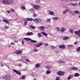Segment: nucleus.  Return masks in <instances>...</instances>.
Masks as SVG:
<instances>
[{
    "mask_svg": "<svg viewBox=\"0 0 80 80\" xmlns=\"http://www.w3.org/2000/svg\"><path fill=\"white\" fill-rule=\"evenodd\" d=\"M2 3L5 5H12L13 3L12 0H3L2 1Z\"/></svg>",
    "mask_w": 80,
    "mask_h": 80,
    "instance_id": "1",
    "label": "nucleus"
},
{
    "mask_svg": "<svg viewBox=\"0 0 80 80\" xmlns=\"http://www.w3.org/2000/svg\"><path fill=\"white\" fill-rule=\"evenodd\" d=\"M24 39L25 40H26V41H30L31 42H32V43H37V41L32 40L29 38H24Z\"/></svg>",
    "mask_w": 80,
    "mask_h": 80,
    "instance_id": "2",
    "label": "nucleus"
},
{
    "mask_svg": "<svg viewBox=\"0 0 80 80\" xmlns=\"http://www.w3.org/2000/svg\"><path fill=\"white\" fill-rule=\"evenodd\" d=\"M2 78L6 80H10V76L8 75H7L4 76H3Z\"/></svg>",
    "mask_w": 80,
    "mask_h": 80,
    "instance_id": "3",
    "label": "nucleus"
},
{
    "mask_svg": "<svg viewBox=\"0 0 80 80\" xmlns=\"http://www.w3.org/2000/svg\"><path fill=\"white\" fill-rule=\"evenodd\" d=\"M33 20L36 23H40V22H41V19L38 18H35Z\"/></svg>",
    "mask_w": 80,
    "mask_h": 80,
    "instance_id": "4",
    "label": "nucleus"
},
{
    "mask_svg": "<svg viewBox=\"0 0 80 80\" xmlns=\"http://www.w3.org/2000/svg\"><path fill=\"white\" fill-rule=\"evenodd\" d=\"M34 8L37 9V10H40L41 8V6L39 5H35L34 6Z\"/></svg>",
    "mask_w": 80,
    "mask_h": 80,
    "instance_id": "5",
    "label": "nucleus"
},
{
    "mask_svg": "<svg viewBox=\"0 0 80 80\" xmlns=\"http://www.w3.org/2000/svg\"><path fill=\"white\" fill-rule=\"evenodd\" d=\"M13 71L14 72H15L16 74H18L19 75H22V74H21V72H20L19 71H17L16 70L13 69Z\"/></svg>",
    "mask_w": 80,
    "mask_h": 80,
    "instance_id": "6",
    "label": "nucleus"
},
{
    "mask_svg": "<svg viewBox=\"0 0 80 80\" xmlns=\"http://www.w3.org/2000/svg\"><path fill=\"white\" fill-rule=\"evenodd\" d=\"M22 53V51L20 50H16L15 52V53L16 54H20Z\"/></svg>",
    "mask_w": 80,
    "mask_h": 80,
    "instance_id": "7",
    "label": "nucleus"
},
{
    "mask_svg": "<svg viewBox=\"0 0 80 80\" xmlns=\"http://www.w3.org/2000/svg\"><path fill=\"white\" fill-rule=\"evenodd\" d=\"M58 74L60 76H62L64 75V72L62 71H59L58 72Z\"/></svg>",
    "mask_w": 80,
    "mask_h": 80,
    "instance_id": "8",
    "label": "nucleus"
},
{
    "mask_svg": "<svg viewBox=\"0 0 80 80\" xmlns=\"http://www.w3.org/2000/svg\"><path fill=\"white\" fill-rule=\"evenodd\" d=\"M73 77V75L70 74L69 75V77L68 78V80H70V79H72V78Z\"/></svg>",
    "mask_w": 80,
    "mask_h": 80,
    "instance_id": "9",
    "label": "nucleus"
},
{
    "mask_svg": "<svg viewBox=\"0 0 80 80\" xmlns=\"http://www.w3.org/2000/svg\"><path fill=\"white\" fill-rule=\"evenodd\" d=\"M38 29H39L40 30H42V31H43L45 29V28L44 26H42L39 27Z\"/></svg>",
    "mask_w": 80,
    "mask_h": 80,
    "instance_id": "10",
    "label": "nucleus"
},
{
    "mask_svg": "<svg viewBox=\"0 0 80 80\" xmlns=\"http://www.w3.org/2000/svg\"><path fill=\"white\" fill-rule=\"evenodd\" d=\"M69 5H72V6L76 7V6H77V3H70V4H69Z\"/></svg>",
    "mask_w": 80,
    "mask_h": 80,
    "instance_id": "11",
    "label": "nucleus"
},
{
    "mask_svg": "<svg viewBox=\"0 0 80 80\" xmlns=\"http://www.w3.org/2000/svg\"><path fill=\"white\" fill-rule=\"evenodd\" d=\"M26 35H27L28 36H30L31 35H33V34L32 32H29L26 33Z\"/></svg>",
    "mask_w": 80,
    "mask_h": 80,
    "instance_id": "12",
    "label": "nucleus"
},
{
    "mask_svg": "<svg viewBox=\"0 0 80 80\" xmlns=\"http://www.w3.org/2000/svg\"><path fill=\"white\" fill-rule=\"evenodd\" d=\"M67 30V29L64 28H61V30H60V32L61 33H63V32H65Z\"/></svg>",
    "mask_w": 80,
    "mask_h": 80,
    "instance_id": "13",
    "label": "nucleus"
},
{
    "mask_svg": "<svg viewBox=\"0 0 80 80\" xmlns=\"http://www.w3.org/2000/svg\"><path fill=\"white\" fill-rule=\"evenodd\" d=\"M43 43H41L39 44H38L36 46V47H39L41 45H43Z\"/></svg>",
    "mask_w": 80,
    "mask_h": 80,
    "instance_id": "14",
    "label": "nucleus"
},
{
    "mask_svg": "<svg viewBox=\"0 0 80 80\" xmlns=\"http://www.w3.org/2000/svg\"><path fill=\"white\" fill-rule=\"evenodd\" d=\"M71 70H78V68L73 67L71 68Z\"/></svg>",
    "mask_w": 80,
    "mask_h": 80,
    "instance_id": "15",
    "label": "nucleus"
},
{
    "mask_svg": "<svg viewBox=\"0 0 80 80\" xmlns=\"http://www.w3.org/2000/svg\"><path fill=\"white\" fill-rule=\"evenodd\" d=\"M69 10L68 9H66V10L63 12V14H66V13H67L68 12Z\"/></svg>",
    "mask_w": 80,
    "mask_h": 80,
    "instance_id": "16",
    "label": "nucleus"
},
{
    "mask_svg": "<svg viewBox=\"0 0 80 80\" xmlns=\"http://www.w3.org/2000/svg\"><path fill=\"white\" fill-rule=\"evenodd\" d=\"M29 27L30 28H32V29H35L36 28L34 26L32 25H31L30 26H29Z\"/></svg>",
    "mask_w": 80,
    "mask_h": 80,
    "instance_id": "17",
    "label": "nucleus"
},
{
    "mask_svg": "<svg viewBox=\"0 0 80 80\" xmlns=\"http://www.w3.org/2000/svg\"><path fill=\"white\" fill-rule=\"evenodd\" d=\"M59 48H65V46L64 45H61L59 46Z\"/></svg>",
    "mask_w": 80,
    "mask_h": 80,
    "instance_id": "18",
    "label": "nucleus"
},
{
    "mask_svg": "<svg viewBox=\"0 0 80 80\" xmlns=\"http://www.w3.org/2000/svg\"><path fill=\"white\" fill-rule=\"evenodd\" d=\"M40 67V63H37L35 65V67L36 68H39Z\"/></svg>",
    "mask_w": 80,
    "mask_h": 80,
    "instance_id": "19",
    "label": "nucleus"
},
{
    "mask_svg": "<svg viewBox=\"0 0 80 80\" xmlns=\"http://www.w3.org/2000/svg\"><path fill=\"white\" fill-rule=\"evenodd\" d=\"M49 15H54V12L53 11H49Z\"/></svg>",
    "mask_w": 80,
    "mask_h": 80,
    "instance_id": "20",
    "label": "nucleus"
},
{
    "mask_svg": "<svg viewBox=\"0 0 80 80\" xmlns=\"http://www.w3.org/2000/svg\"><path fill=\"white\" fill-rule=\"evenodd\" d=\"M3 21L4 22H5V23H9V21L8 20L3 19Z\"/></svg>",
    "mask_w": 80,
    "mask_h": 80,
    "instance_id": "21",
    "label": "nucleus"
},
{
    "mask_svg": "<svg viewBox=\"0 0 80 80\" xmlns=\"http://www.w3.org/2000/svg\"><path fill=\"white\" fill-rule=\"evenodd\" d=\"M41 34L43 35H44V36H45L46 37L48 35L47 34V33L44 32H42Z\"/></svg>",
    "mask_w": 80,
    "mask_h": 80,
    "instance_id": "22",
    "label": "nucleus"
},
{
    "mask_svg": "<svg viewBox=\"0 0 80 80\" xmlns=\"http://www.w3.org/2000/svg\"><path fill=\"white\" fill-rule=\"evenodd\" d=\"M51 73V71H50V70H47V72H46V73L47 74H49Z\"/></svg>",
    "mask_w": 80,
    "mask_h": 80,
    "instance_id": "23",
    "label": "nucleus"
},
{
    "mask_svg": "<svg viewBox=\"0 0 80 80\" xmlns=\"http://www.w3.org/2000/svg\"><path fill=\"white\" fill-rule=\"evenodd\" d=\"M74 12L76 14H79V15H80V12L78 11H74Z\"/></svg>",
    "mask_w": 80,
    "mask_h": 80,
    "instance_id": "24",
    "label": "nucleus"
},
{
    "mask_svg": "<svg viewBox=\"0 0 80 80\" xmlns=\"http://www.w3.org/2000/svg\"><path fill=\"white\" fill-rule=\"evenodd\" d=\"M27 20L28 21H33V19L32 18H27Z\"/></svg>",
    "mask_w": 80,
    "mask_h": 80,
    "instance_id": "25",
    "label": "nucleus"
},
{
    "mask_svg": "<svg viewBox=\"0 0 80 80\" xmlns=\"http://www.w3.org/2000/svg\"><path fill=\"white\" fill-rule=\"evenodd\" d=\"M25 78V76H23L21 77L20 78V79L22 80H24Z\"/></svg>",
    "mask_w": 80,
    "mask_h": 80,
    "instance_id": "26",
    "label": "nucleus"
},
{
    "mask_svg": "<svg viewBox=\"0 0 80 80\" xmlns=\"http://www.w3.org/2000/svg\"><path fill=\"white\" fill-rule=\"evenodd\" d=\"M68 38V37L67 36H65L63 38V40H67Z\"/></svg>",
    "mask_w": 80,
    "mask_h": 80,
    "instance_id": "27",
    "label": "nucleus"
},
{
    "mask_svg": "<svg viewBox=\"0 0 80 80\" xmlns=\"http://www.w3.org/2000/svg\"><path fill=\"white\" fill-rule=\"evenodd\" d=\"M58 62L59 63H65V61H59Z\"/></svg>",
    "mask_w": 80,
    "mask_h": 80,
    "instance_id": "28",
    "label": "nucleus"
},
{
    "mask_svg": "<svg viewBox=\"0 0 80 80\" xmlns=\"http://www.w3.org/2000/svg\"><path fill=\"white\" fill-rule=\"evenodd\" d=\"M75 77H78L80 75L79 74H78V73H75L74 74Z\"/></svg>",
    "mask_w": 80,
    "mask_h": 80,
    "instance_id": "29",
    "label": "nucleus"
},
{
    "mask_svg": "<svg viewBox=\"0 0 80 80\" xmlns=\"http://www.w3.org/2000/svg\"><path fill=\"white\" fill-rule=\"evenodd\" d=\"M50 47H51V48L52 49H55V48H56L55 47H54L52 45H51L50 46Z\"/></svg>",
    "mask_w": 80,
    "mask_h": 80,
    "instance_id": "30",
    "label": "nucleus"
},
{
    "mask_svg": "<svg viewBox=\"0 0 80 80\" xmlns=\"http://www.w3.org/2000/svg\"><path fill=\"white\" fill-rule=\"evenodd\" d=\"M34 11H35V9H31L30 10V12H33Z\"/></svg>",
    "mask_w": 80,
    "mask_h": 80,
    "instance_id": "31",
    "label": "nucleus"
},
{
    "mask_svg": "<svg viewBox=\"0 0 80 80\" xmlns=\"http://www.w3.org/2000/svg\"><path fill=\"white\" fill-rule=\"evenodd\" d=\"M38 37H39V38L41 37H42V35L40 33H38Z\"/></svg>",
    "mask_w": 80,
    "mask_h": 80,
    "instance_id": "32",
    "label": "nucleus"
},
{
    "mask_svg": "<svg viewBox=\"0 0 80 80\" xmlns=\"http://www.w3.org/2000/svg\"><path fill=\"white\" fill-rule=\"evenodd\" d=\"M36 2L37 3H40V0H36Z\"/></svg>",
    "mask_w": 80,
    "mask_h": 80,
    "instance_id": "33",
    "label": "nucleus"
},
{
    "mask_svg": "<svg viewBox=\"0 0 80 80\" xmlns=\"http://www.w3.org/2000/svg\"><path fill=\"white\" fill-rule=\"evenodd\" d=\"M46 68L47 69H50V68H51L52 67L51 66H46Z\"/></svg>",
    "mask_w": 80,
    "mask_h": 80,
    "instance_id": "34",
    "label": "nucleus"
},
{
    "mask_svg": "<svg viewBox=\"0 0 80 80\" xmlns=\"http://www.w3.org/2000/svg\"><path fill=\"white\" fill-rule=\"evenodd\" d=\"M25 61H26V62H31V61H30L28 59H26Z\"/></svg>",
    "mask_w": 80,
    "mask_h": 80,
    "instance_id": "35",
    "label": "nucleus"
},
{
    "mask_svg": "<svg viewBox=\"0 0 80 80\" xmlns=\"http://www.w3.org/2000/svg\"><path fill=\"white\" fill-rule=\"evenodd\" d=\"M52 19H53L54 20H58V18H57V17L53 18H52Z\"/></svg>",
    "mask_w": 80,
    "mask_h": 80,
    "instance_id": "36",
    "label": "nucleus"
},
{
    "mask_svg": "<svg viewBox=\"0 0 80 80\" xmlns=\"http://www.w3.org/2000/svg\"><path fill=\"white\" fill-rule=\"evenodd\" d=\"M56 30H58V32H59V31H60V30H60V29L59 28V27H57V28H56Z\"/></svg>",
    "mask_w": 80,
    "mask_h": 80,
    "instance_id": "37",
    "label": "nucleus"
},
{
    "mask_svg": "<svg viewBox=\"0 0 80 80\" xmlns=\"http://www.w3.org/2000/svg\"><path fill=\"white\" fill-rule=\"evenodd\" d=\"M33 51L35 52H38V50L37 49L35 48L33 49Z\"/></svg>",
    "mask_w": 80,
    "mask_h": 80,
    "instance_id": "38",
    "label": "nucleus"
},
{
    "mask_svg": "<svg viewBox=\"0 0 80 80\" xmlns=\"http://www.w3.org/2000/svg\"><path fill=\"white\" fill-rule=\"evenodd\" d=\"M27 21H25L24 23V25H27Z\"/></svg>",
    "mask_w": 80,
    "mask_h": 80,
    "instance_id": "39",
    "label": "nucleus"
},
{
    "mask_svg": "<svg viewBox=\"0 0 80 80\" xmlns=\"http://www.w3.org/2000/svg\"><path fill=\"white\" fill-rule=\"evenodd\" d=\"M77 51H80V47H78L77 49Z\"/></svg>",
    "mask_w": 80,
    "mask_h": 80,
    "instance_id": "40",
    "label": "nucleus"
},
{
    "mask_svg": "<svg viewBox=\"0 0 80 80\" xmlns=\"http://www.w3.org/2000/svg\"><path fill=\"white\" fill-rule=\"evenodd\" d=\"M21 8H22V10H25V7H21Z\"/></svg>",
    "mask_w": 80,
    "mask_h": 80,
    "instance_id": "41",
    "label": "nucleus"
},
{
    "mask_svg": "<svg viewBox=\"0 0 80 80\" xmlns=\"http://www.w3.org/2000/svg\"><path fill=\"white\" fill-rule=\"evenodd\" d=\"M47 22H50V19H48V18L47 19Z\"/></svg>",
    "mask_w": 80,
    "mask_h": 80,
    "instance_id": "42",
    "label": "nucleus"
},
{
    "mask_svg": "<svg viewBox=\"0 0 80 80\" xmlns=\"http://www.w3.org/2000/svg\"><path fill=\"white\" fill-rule=\"evenodd\" d=\"M74 33H75V34H76V35H78V34L79 33L78 32H77V31H75L74 32Z\"/></svg>",
    "mask_w": 80,
    "mask_h": 80,
    "instance_id": "43",
    "label": "nucleus"
},
{
    "mask_svg": "<svg viewBox=\"0 0 80 80\" xmlns=\"http://www.w3.org/2000/svg\"><path fill=\"white\" fill-rule=\"evenodd\" d=\"M69 31L70 32H71L72 33H73V30H71V29H70Z\"/></svg>",
    "mask_w": 80,
    "mask_h": 80,
    "instance_id": "44",
    "label": "nucleus"
},
{
    "mask_svg": "<svg viewBox=\"0 0 80 80\" xmlns=\"http://www.w3.org/2000/svg\"><path fill=\"white\" fill-rule=\"evenodd\" d=\"M11 44L12 45H15V43L13 42H11Z\"/></svg>",
    "mask_w": 80,
    "mask_h": 80,
    "instance_id": "45",
    "label": "nucleus"
},
{
    "mask_svg": "<svg viewBox=\"0 0 80 80\" xmlns=\"http://www.w3.org/2000/svg\"><path fill=\"white\" fill-rule=\"evenodd\" d=\"M11 11V12H14V9H10Z\"/></svg>",
    "mask_w": 80,
    "mask_h": 80,
    "instance_id": "46",
    "label": "nucleus"
},
{
    "mask_svg": "<svg viewBox=\"0 0 80 80\" xmlns=\"http://www.w3.org/2000/svg\"><path fill=\"white\" fill-rule=\"evenodd\" d=\"M44 45L45 46H48V44L47 43H45L44 44Z\"/></svg>",
    "mask_w": 80,
    "mask_h": 80,
    "instance_id": "47",
    "label": "nucleus"
},
{
    "mask_svg": "<svg viewBox=\"0 0 80 80\" xmlns=\"http://www.w3.org/2000/svg\"><path fill=\"white\" fill-rule=\"evenodd\" d=\"M37 16V14H34L33 15V17H36Z\"/></svg>",
    "mask_w": 80,
    "mask_h": 80,
    "instance_id": "48",
    "label": "nucleus"
},
{
    "mask_svg": "<svg viewBox=\"0 0 80 80\" xmlns=\"http://www.w3.org/2000/svg\"><path fill=\"white\" fill-rule=\"evenodd\" d=\"M5 27L6 29H8V28H9V27H8V26H5Z\"/></svg>",
    "mask_w": 80,
    "mask_h": 80,
    "instance_id": "49",
    "label": "nucleus"
},
{
    "mask_svg": "<svg viewBox=\"0 0 80 80\" xmlns=\"http://www.w3.org/2000/svg\"><path fill=\"white\" fill-rule=\"evenodd\" d=\"M69 13H70L71 14V13H72V11L71 10H69Z\"/></svg>",
    "mask_w": 80,
    "mask_h": 80,
    "instance_id": "50",
    "label": "nucleus"
},
{
    "mask_svg": "<svg viewBox=\"0 0 80 80\" xmlns=\"http://www.w3.org/2000/svg\"><path fill=\"white\" fill-rule=\"evenodd\" d=\"M7 12L8 13H10V12H11L10 11H7Z\"/></svg>",
    "mask_w": 80,
    "mask_h": 80,
    "instance_id": "51",
    "label": "nucleus"
},
{
    "mask_svg": "<svg viewBox=\"0 0 80 80\" xmlns=\"http://www.w3.org/2000/svg\"><path fill=\"white\" fill-rule=\"evenodd\" d=\"M56 80H59V78L58 77H57L56 79Z\"/></svg>",
    "mask_w": 80,
    "mask_h": 80,
    "instance_id": "52",
    "label": "nucleus"
},
{
    "mask_svg": "<svg viewBox=\"0 0 80 80\" xmlns=\"http://www.w3.org/2000/svg\"><path fill=\"white\" fill-rule=\"evenodd\" d=\"M68 46L69 47H73V45H68Z\"/></svg>",
    "mask_w": 80,
    "mask_h": 80,
    "instance_id": "53",
    "label": "nucleus"
},
{
    "mask_svg": "<svg viewBox=\"0 0 80 80\" xmlns=\"http://www.w3.org/2000/svg\"><path fill=\"white\" fill-rule=\"evenodd\" d=\"M78 42H76L74 43V45H77V44Z\"/></svg>",
    "mask_w": 80,
    "mask_h": 80,
    "instance_id": "54",
    "label": "nucleus"
},
{
    "mask_svg": "<svg viewBox=\"0 0 80 80\" xmlns=\"http://www.w3.org/2000/svg\"><path fill=\"white\" fill-rule=\"evenodd\" d=\"M22 64H19V67H22Z\"/></svg>",
    "mask_w": 80,
    "mask_h": 80,
    "instance_id": "55",
    "label": "nucleus"
},
{
    "mask_svg": "<svg viewBox=\"0 0 80 80\" xmlns=\"http://www.w3.org/2000/svg\"><path fill=\"white\" fill-rule=\"evenodd\" d=\"M15 42H16V43H17L18 42V41L17 40H14Z\"/></svg>",
    "mask_w": 80,
    "mask_h": 80,
    "instance_id": "56",
    "label": "nucleus"
},
{
    "mask_svg": "<svg viewBox=\"0 0 80 80\" xmlns=\"http://www.w3.org/2000/svg\"><path fill=\"white\" fill-rule=\"evenodd\" d=\"M78 32L79 33H80V30H78Z\"/></svg>",
    "mask_w": 80,
    "mask_h": 80,
    "instance_id": "57",
    "label": "nucleus"
},
{
    "mask_svg": "<svg viewBox=\"0 0 80 80\" xmlns=\"http://www.w3.org/2000/svg\"><path fill=\"white\" fill-rule=\"evenodd\" d=\"M78 35L79 37H80V34H79V33H78Z\"/></svg>",
    "mask_w": 80,
    "mask_h": 80,
    "instance_id": "58",
    "label": "nucleus"
},
{
    "mask_svg": "<svg viewBox=\"0 0 80 80\" xmlns=\"http://www.w3.org/2000/svg\"><path fill=\"white\" fill-rule=\"evenodd\" d=\"M22 42H25V41H24V40H22Z\"/></svg>",
    "mask_w": 80,
    "mask_h": 80,
    "instance_id": "59",
    "label": "nucleus"
},
{
    "mask_svg": "<svg viewBox=\"0 0 80 80\" xmlns=\"http://www.w3.org/2000/svg\"><path fill=\"white\" fill-rule=\"evenodd\" d=\"M22 57V58H25V56H23Z\"/></svg>",
    "mask_w": 80,
    "mask_h": 80,
    "instance_id": "60",
    "label": "nucleus"
},
{
    "mask_svg": "<svg viewBox=\"0 0 80 80\" xmlns=\"http://www.w3.org/2000/svg\"><path fill=\"white\" fill-rule=\"evenodd\" d=\"M22 44H23V45H24V44H25L24 43V42H22Z\"/></svg>",
    "mask_w": 80,
    "mask_h": 80,
    "instance_id": "61",
    "label": "nucleus"
},
{
    "mask_svg": "<svg viewBox=\"0 0 80 80\" xmlns=\"http://www.w3.org/2000/svg\"><path fill=\"white\" fill-rule=\"evenodd\" d=\"M1 67H3V64H1Z\"/></svg>",
    "mask_w": 80,
    "mask_h": 80,
    "instance_id": "62",
    "label": "nucleus"
},
{
    "mask_svg": "<svg viewBox=\"0 0 80 80\" xmlns=\"http://www.w3.org/2000/svg\"><path fill=\"white\" fill-rule=\"evenodd\" d=\"M55 52H56V53H58V51H55Z\"/></svg>",
    "mask_w": 80,
    "mask_h": 80,
    "instance_id": "63",
    "label": "nucleus"
},
{
    "mask_svg": "<svg viewBox=\"0 0 80 80\" xmlns=\"http://www.w3.org/2000/svg\"><path fill=\"white\" fill-rule=\"evenodd\" d=\"M79 5H80V2L79 3Z\"/></svg>",
    "mask_w": 80,
    "mask_h": 80,
    "instance_id": "64",
    "label": "nucleus"
}]
</instances>
